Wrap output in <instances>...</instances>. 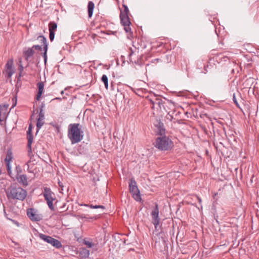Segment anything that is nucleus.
<instances>
[{"label": "nucleus", "instance_id": "ea45409f", "mask_svg": "<svg viewBox=\"0 0 259 259\" xmlns=\"http://www.w3.org/2000/svg\"><path fill=\"white\" fill-rule=\"evenodd\" d=\"M58 185L60 187H63V184L61 182H58Z\"/></svg>", "mask_w": 259, "mask_h": 259}, {"label": "nucleus", "instance_id": "de8ad7c7", "mask_svg": "<svg viewBox=\"0 0 259 259\" xmlns=\"http://www.w3.org/2000/svg\"><path fill=\"white\" fill-rule=\"evenodd\" d=\"M56 99H57V100H61L60 98H56Z\"/></svg>", "mask_w": 259, "mask_h": 259}, {"label": "nucleus", "instance_id": "5701e85b", "mask_svg": "<svg viewBox=\"0 0 259 259\" xmlns=\"http://www.w3.org/2000/svg\"><path fill=\"white\" fill-rule=\"evenodd\" d=\"M123 6V10H121L120 11V14H122V15H128V13H129V10H128V7L127 6H126L125 5L123 4L122 5Z\"/></svg>", "mask_w": 259, "mask_h": 259}, {"label": "nucleus", "instance_id": "aec40b11", "mask_svg": "<svg viewBox=\"0 0 259 259\" xmlns=\"http://www.w3.org/2000/svg\"><path fill=\"white\" fill-rule=\"evenodd\" d=\"M37 39L39 40L40 42L42 44V46H44V47H45L46 45L48 47L47 39L44 36H38L37 37Z\"/></svg>", "mask_w": 259, "mask_h": 259}, {"label": "nucleus", "instance_id": "c03bdc74", "mask_svg": "<svg viewBox=\"0 0 259 259\" xmlns=\"http://www.w3.org/2000/svg\"><path fill=\"white\" fill-rule=\"evenodd\" d=\"M13 222H14L15 224H17V225H18V223L14 221V220H11Z\"/></svg>", "mask_w": 259, "mask_h": 259}, {"label": "nucleus", "instance_id": "4be33fe9", "mask_svg": "<svg viewBox=\"0 0 259 259\" xmlns=\"http://www.w3.org/2000/svg\"><path fill=\"white\" fill-rule=\"evenodd\" d=\"M26 165L27 166V170L30 173H34V170L33 169V164H31V160H29Z\"/></svg>", "mask_w": 259, "mask_h": 259}, {"label": "nucleus", "instance_id": "a18cd8bd", "mask_svg": "<svg viewBox=\"0 0 259 259\" xmlns=\"http://www.w3.org/2000/svg\"><path fill=\"white\" fill-rule=\"evenodd\" d=\"M150 102L153 105V106H154V105L155 103L153 101H152V100H150ZM153 107H152V108H153Z\"/></svg>", "mask_w": 259, "mask_h": 259}, {"label": "nucleus", "instance_id": "7ed1b4c3", "mask_svg": "<svg viewBox=\"0 0 259 259\" xmlns=\"http://www.w3.org/2000/svg\"><path fill=\"white\" fill-rule=\"evenodd\" d=\"M154 146L160 150L167 151L171 149L174 144L168 137L164 136H160L156 139Z\"/></svg>", "mask_w": 259, "mask_h": 259}, {"label": "nucleus", "instance_id": "9d476101", "mask_svg": "<svg viewBox=\"0 0 259 259\" xmlns=\"http://www.w3.org/2000/svg\"><path fill=\"white\" fill-rule=\"evenodd\" d=\"M27 214L28 217L31 221H39L41 220V217L34 211V209L30 208L27 210Z\"/></svg>", "mask_w": 259, "mask_h": 259}, {"label": "nucleus", "instance_id": "a19ab883", "mask_svg": "<svg viewBox=\"0 0 259 259\" xmlns=\"http://www.w3.org/2000/svg\"><path fill=\"white\" fill-rule=\"evenodd\" d=\"M80 205H81V206H86V207H89V204H80Z\"/></svg>", "mask_w": 259, "mask_h": 259}, {"label": "nucleus", "instance_id": "58836bf2", "mask_svg": "<svg viewBox=\"0 0 259 259\" xmlns=\"http://www.w3.org/2000/svg\"><path fill=\"white\" fill-rule=\"evenodd\" d=\"M166 118H167V119H169V120H171V119L172 118V117L170 115L168 114V115H167Z\"/></svg>", "mask_w": 259, "mask_h": 259}, {"label": "nucleus", "instance_id": "9b49d317", "mask_svg": "<svg viewBox=\"0 0 259 259\" xmlns=\"http://www.w3.org/2000/svg\"><path fill=\"white\" fill-rule=\"evenodd\" d=\"M8 105L0 106V122L4 121L7 116Z\"/></svg>", "mask_w": 259, "mask_h": 259}, {"label": "nucleus", "instance_id": "2eb2a0df", "mask_svg": "<svg viewBox=\"0 0 259 259\" xmlns=\"http://www.w3.org/2000/svg\"><path fill=\"white\" fill-rule=\"evenodd\" d=\"M34 54V51L32 48H29L26 51H24V55L26 60H28Z\"/></svg>", "mask_w": 259, "mask_h": 259}, {"label": "nucleus", "instance_id": "4c0bfd02", "mask_svg": "<svg viewBox=\"0 0 259 259\" xmlns=\"http://www.w3.org/2000/svg\"><path fill=\"white\" fill-rule=\"evenodd\" d=\"M196 197L197 199L198 200L199 203L200 204H201V202H202L201 199L199 196H196Z\"/></svg>", "mask_w": 259, "mask_h": 259}, {"label": "nucleus", "instance_id": "a878e982", "mask_svg": "<svg viewBox=\"0 0 259 259\" xmlns=\"http://www.w3.org/2000/svg\"><path fill=\"white\" fill-rule=\"evenodd\" d=\"M83 242L89 248H91L94 245V244L90 241H87L84 240Z\"/></svg>", "mask_w": 259, "mask_h": 259}, {"label": "nucleus", "instance_id": "72a5a7b5", "mask_svg": "<svg viewBox=\"0 0 259 259\" xmlns=\"http://www.w3.org/2000/svg\"><path fill=\"white\" fill-rule=\"evenodd\" d=\"M82 252L84 254V256L88 257L89 255V251L87 249H82Z\"/></svg>", "mask_w": 259, "mask_h": 259}, {"label": "nucleus", "instance_id": "473e14b6", "mask_svg": "<svg viewBox=\"0 0 259 259\" xmlns=\"http://www.w3.org/2000/svg\"><path fill=\"white\" fill-rule=\"evenodd\" d=\"M32 48L33 49H35V50H41L42 49L41 46L38 45H33Z\"/></svg>", "mask_w": 259, "mask_h": 259}, {"label": "nucleus", "instance_id": "cd10ccee", "mask_svg": "<svg viewBox=\"0 0 259 259\" xmlns=\"http://www.w3.org/2000/svg\"><path fill=\"white\" fill-rule=\"evenodd\" d=\"M49 38L51 41L54 40L55 38V32L49 31Z\"/></svg>", "mask_w": 259, "mask_h": 259}, {"label": "nucleus", "instance_id": "37998d69", "mask_svg": "<svg viewBox=\"0 0 259 259\" xmlns=\"http://www.w3.org/2000/svg\"><path fill=\"white\" fill-rule=\"evenodd\" d=\"M32 125L31 124H30L29 125V127H28V130H32Z\"/></svg>", "mask_w": 259, "mask_h": 259}, {"label": "nucleus", "instance_id": "49530a36", "mask_svg": "<svg viewBox=\"0 0 259 259\" xmlns=\"http://www.w3.org/2000/svg\"><path fill=\"white\" fill-rule=\"evenodd\" d=\"M133 54V51L131 50V52L129 54V56L131 57Z\"/></svg>", "mask_w": 259, "mask_h": 259}, {"label": "nucleus", "instance_id": "4468645a", "mask_svg": "<svg viewBox=\"0 0 259 259\" xmlns=\"http://www.w3.org/2000/svg\"><path fill=\"white\" fill-rule=\"evenodd\" d=\"M17 180L20 184L24 186L28 185L27 178L25 175H20L17 176Z\"/></svg>", "mask_w": 259, "mask_h": 259}, {"label": "nucleus", "instance_id": "2f4dec72", "mask_svg": "<svg viewBox=\"0 0 259 259\" xmlns=\"http://www.w3.org/2000/svg\"><path fill=\"white\" fill-rule=\"evenodd\" d=\"M23 66H22V64H20L19 66V68H18V69L20 71V74H19V76H21L22 75H21V73H22V72L23 71Z\"/></svg>", "mask_w": 259, "mask_h": 259}, {"label": "nucleus", "instance_id": "412c9836", "mask_svg": "<svg viewBox=\"0 0 259 259\" xmlns=\"http://www.w3.org/2000/svg\"><path fill=\"white\" fill-rule=\"evenodd\" d=\"M101 80L104 83L105 88L108 90V79L106 75L104 74L101 77Z\"/></svg>", "mask_w": 259, "mask_h": 259}, {"label": "nucleus", "instance_id": "b1692460", "mask_svg": "<svg viewBox=\"0 0 259 259\" xmlns=\"http://www.w3.org/2000/svg\"><path fill=\"white\" fill-rule=\"evenodd\" d=\"M48 47L46 45L45 47H44V48H43L44 53H42V56L44 58V61H45V63L47 62V52L48 51Z\"/></svg>", "mask_w": 259, "mask_h": 259}, {"label": "nucleus", "instance_id": "c85d7f7f", "mask_svg": "<svg viewBox=\"0 0 259 259\" xmlns=\"http://www.w3.org/2000/svg\"><path fill=\"white\" fill-rule=\"evenodd\" d=\"M134 92L138 96H141V94L143 93V91L141 89H136L134 91Z\"/></svg>", "mask_w": 259, "mask_h": 259}, {"label": "nucleus", "instance_id": "ddd939ff", "mask_svg": "<svg viewBox=\"0 0 259 259\" xmlns=\"http://www.w3.org/2000/svg\"><path fill=\"white\" fill-rule=\"evenodd\" d=\"M37 87L38 88V93L36 99L37 101H39L44 92V83L42 81L39 82L37 83Z\"/></svg>", "mask_w": 259, "mask_h": 259}, {"label": "nucleus", "instance_id": "f8f14e48", "mask_svg": "<svg viewBox=\"0 0 259 259\" xmlns=\"http://www.w3.org/2000/svg\"><path fill=\"white\" fill-rule=\"evenodd\" d=\"M32 130H28L27 131V139H28V144L27 147L28 148V154L30 155V154L32 153L31 151V144L33 142V136L32 135Z\"/></svg>", "mask_w": 259, "mask_h": 259}, {"label": "nucleus", "instance_id": "20e7f679", "mask_svg": "<svg viewBox=\"0 0 259 259\" xmlns=\"http://www.w3.org/2000/svg\"><path fill=\"white\" fill-rule=\"evenodd\" d=\"M45 200L47 201L49 208L52 211L54 210L53 201L56 199L55 194L51 189L48 187H45L42 192Z\"/></svg>", "mask_w": 259, "mask_h": 259}, {"label": "nucleus", "instance_id": "bb28decb", "mask_svg": "<svg viewBox=\"0 0 259 259\" xmlns=\"http://www.w3.org/2000/svg\"><path fill=\"white\" fill-rule=\"evenodd\" d=\"M6 163L7 171H8L9 175L11 176V174H12L11 164H10V163Z\"/></svg>", "mask_w": 259, "mask_h": 259}, {"label": "nucleus", "instance_id": "f704fd0d", "mask_svg": "<svg viewBox=\"0 0 259 259\" xmlns=\"http://www.w3.org/2000/svg\"><path fill=\"white\" fill-rule=\"evenodd\" d=\"M97 208H102L103 209H104L105 208V206L101 205H94V209H97Z\"/></svg>", "mask_w": 259, "mask_h": 259}, {"label": "nucleus", "instance_id": "423d86ee", "mask_svg": "<svg viewBox=\"0 0 259 259\" xmlns=\"http://www.w3.org/2000/svg\"><path fill=\"white\" fill-rule=\"evenodd\" d=\"M39 237L41 239L48 243H50L56 248H60L62 246L61 243L59 240L53 238L51 236H48L44 234H39Z\"/></svg>", "mask_w": 259, "mask_h": 259}, {"label": "nucleus", "instance_id": "e433bc0d", "mask_svg": "<svg viewBox=\"0 0 259 259\" xmlns=\"http://www.w3.org/2000/svg\"><path fill=\"white\" fill-rule=\"evenodd\" d=\"M16 170H17V171L18 172V174L19 172H21V171H22L21 168V167L19 166H16Z\"/></svg>", "mask_w": 259, "mask_h": 259}, {"label": "nucleus", "instance_id": "dca6fc26", "mask_svg": "<svg viewBox=\"0 0 259 259\" xmlns=\"http://www.w3.org/2000/svg\"><path fill=\"white\" fill-rule=\"evenodd\" d=\"M95 5L93 2L90 1L88 5V16L89 18H91L93 16Z\"/></svg>", "mask_w": 259, "mask_h": 259}, {"label": "nucleus", "instance_id": "f03ea898", "mask_svg": "<svg viewBox=\"0 0 259 259\" xmlns=\"http://www.w3.org/2000/svg\"><path fill=\"white\" fill-rule=\"evenodd\" d=\"M7 197L9 199H17L23 201L27 196V192L20 187L11 186L6 191Z\"/></svg>", "mask_w": 259, "mask_h": 259}, {"label": "nucleus", "instance_id": "09e8293b", "mask_svg": "<svg viewBox=\"0 0 259 259\" xmlns=\"http://www.w3.org/2000/svg\"><path fill=\"white\" fill-rule=\"evenodd\" d=\"M81 218H87V217H85V216L84 217L82 216Z\"/></svg>", "mask_w": 259, "mask_h": 259}, {"label": "nucleus", "instance_id": "6e6552de", "mask_svg": "<svg viewBox=\"0 0 259 259\" xmlns=\"http://www.w3.org/2000/svg\"><path fill=\"white\" fill-rule=\"evenodd\" d=\"M120 19L121 24L124 26V30L126 32L131 31L130 25L131 24L128 15L120 14Z\"/></svg>", "mask_w": 259, "mask_h": 259}, {"label": "nucleus", "instance_id": "7c9ffc66", "mask_svg": "<svg viewBox=\"0 0 259 259\" xmlns=\"http://www.w3.org/2000/svg\"><path fill=\"white\" fill-rule=\"evenodd\" d=\"M13 73H14L13 69L7 70L8 76L9 77H11Z\"/></svg>", "mask_w": 259, "mask_h": 259}, {"label": "nucleus", "instance_id": "c9c22d12", "mask_svg": "<svg viewBox=\"0 0 259 259\" xmlns=\"http://www.w3.org/2000/svg\"><path fill=\"white\" fill-rule=\"evenodd\" d=\"M233 100L234 103L236 104V105L237 106H238L239 104H238V103L237 102V99H236V98L235 97V95L234 94H233Z\"/></svg>", "mask_w": 259, "mask_h": 259}, {"label": "nucleus", "instance_id": "3c124183", "mask_svg": "<svg viewBox=\"0 0 259 259\" xmlns=\"http://www.w3.org/2000/svg\"><path fill=\"white\" fill-rule=\"evenodd\" d=\"M83 152H84V151H82V152L80 151V152H79V153H83Z\"/></svg>", "mask_w": 259, "mask_h": 259}, {"label": "nucleus", "instance_id": "8fccbe9b", "mask_svg": "<svg viewBox=\"0 0 259 259\" xmlns=\"http://www.w3.org/2000/svg\"><path fill=\"white\" fill-rule=\"evenodd\" d=\"M63 93H64V91H62L61 92V94H63Z\"/></svg>", "mask_w": 259, "mask_h": 259}, {"label": "nucleus", "instance_id": "393cba45", "mask_svg": "<svg viewBox=\"0 0 259 259\" xmlns=\"http://www.w3.org/2000/svg\"><path fill=\"white\" fill-rule=\"evenodd\" d=\"M13 60H8L6 65L7 70L13 69Z\"/></svg>", "mask_w": 259, "mask_h": 259}, {"label": "nucleus", "instance_id": "1a4fd4ad", "mask_svg": "<svg viewBox=\"0 0 259 259\" xmlns=\"http://www.w3.org/2000/svg\"><path fill=\"white\" fill-rule=\"evenodd\" d=\"M45 105L44 104H42L40 108V111L39 113V117L36 123V128L37 131L36 132L37 133L39 130L41 128L42 126L44 124V119H45V113L44 112V108Z\"/></svg>", "mask_w": 259, "mask_h": 259}, {"label": "nucleus", "instance_id": "79ce46f5", "mask_svg": "<svg viewBox=\"0 0 259 259\" xmlns=\"http://www.w3.org/2000/svg\"><path fill=\"white\" fill-rule=\"evenodd\" d=\"M89 207H90L91 208H94V205H93L92 204H89Z\"/></svg>", "mask_w": 259, "mask_h": 259}, {"label": "nucleus", "instance_id": "39448f33", "mask_svg": "<svg viewBox=\"0 0 259 259\" xmlns=\"http://www.w3.org/2000/svg\"><path fill=\"white\" fill-rule=\"evenodd\" d=\"M129 190L132 197L136 201H140L141 200L140 191L137 187L136 181L133 178L130 180Z\"/></svg>", "mask_w": 259, "mask_h": 259}, {"label": "nucleus", "instance_id": "f3484780", "mask_svg": "<svg viewBox=\"0 0 259 259\" xmlns=\"http://www.w3.org/2000/svg\"><path fill=\"white\" fill-rule=\"evenodd\" d=\"M13 159V153L11 149L7 151L6 158L5 159L6 163H11Z\"/></svg>", "mask_w": 259, "mask_h": 259}, {"label": "nucleus", "instance_id": "6ab92c4d", "mask_svg": "<svg viewBox=\"0 0 259 259\" xmlns=\"http://www.w3.org/2000/svg\"><path fill=\"white\" fill-rule=\"evenodd\" d=\"M165 130L163 127V124L161 125L159 123V125L158 127V131L157 134L159 135L160 136H165Z\"/></svg>", "mask_w": 259, "mask_h": 259}, {"label": "nucleus", "instance_id": "c756f323", "mask_svg": "<svg viewBox=\"0 0 259 259\" xmlns=\"http://www.w3.org/2000/svg\"><path fill=\"white\" fill-rule=\"evenodd\" d=\"M13 73H14L13 69L7 70L8 76L9 77H11Z\"/></svg>", "mask_w": 259, "mask_h": 259}, {"label": "nucleus", "instance_id": "f257e3e1", "mask_svg": "<svg viewBox=\"0 0 259 259\" xmlns=\"http://www.w3.org/2000/svg\"><path fill=\"white\" fill-rule=\"evenodd\" d=\"M67 136L72 144L80 142L84 136L82 125L77 123L70 124L68 127Z\"/></svg>", "mask_w": 259, "mask_h": 259}, {"label": "nucleus", "instance_id": "0eeeda50", "mask_svg": "<svg viewBox=\"0 0 259 259\" xmlns=\"http://www.w3.org/2000/svg\"><path fill=\"white\" fill-rule=\"evenodd\" d=\"M151 216L152 220V222L154 226L155 229L157 230L160 222L159 208L157 204H155L154 208L151 212Z\"/></svg>", "mask_w": 259, "mask_h": 259}, {"label": "nucleus", "instance_id": "a211bd4d", "mask_svg": "<svg viewBox=\"0 0 259 259\" xmlns=\"http://www.w3.org/2000/svg\"><path fill=\"white\" fill-rule=\"evenodd\" d=\"M57 28V24L54 21H51L49 24V31L55 32Z\"/></svg>", "mask_w": 259, "mask_h": 259}]
</instances>
